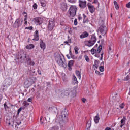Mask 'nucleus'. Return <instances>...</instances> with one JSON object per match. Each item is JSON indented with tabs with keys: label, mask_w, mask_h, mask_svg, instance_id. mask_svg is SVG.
<instances>
[{
	"label": "nucleus",
	"mask_w": 130,
	"mask_h": 130,
	"mask_svg": "<svg viewBox=\"0 0 130 130\" xmlns=\"http://www.w3.org/2000/svg\"><path fill=\"white\" fill-rule=\"evenodd\" d=\"M9 106H11V103H10V102H9V101H6L4 104V107L6 111L9 110Z\"/></svg>",
	"instance_id": "nucleus-14"
},
{
	"label": "nucleus",
	"mask_w": 130,
	"mask_h": 130,
	"mask_svg": "<svg viewBox=\"0 0 130 130\" xmlns=\"http://www.w3.org/2000/svg\"><path fill=\"white\" fill-rule=\"evenodd\" d=\"M84 57L86 60V61H87V62H90V58H89V57L87 55H84Z\"/></svg>",
	"instance_id": "nucleus-36"
},
{
	"label": "nucleus",
	"mask_w": 130,
	"mask_h": 130,
	"mask_svg": "<svg viewBox=\"0 0 130 130\" xmlns=\"http://www.w3.org/2000/svg\"><path fill=\"white\" fill-rule=\"evenodd\" d=\"M109 52H111V47H110L109 48Z\"/></svg>",
	"instance_id": "nucleus-59"
},
{
	"label": "nucleus",
	"mask_w": 130,
	"mask_h": 130,
	"mask_svg": "<svg viewBox=\"0 0 130 130\" xmlns=\"http://www.w3.org/2000/svg\"><path fill=\"white\" fill-rule=\"evenodd\" d=\"M67 41L69 43H71V42H72V40L70 39H68V40Z\"/></svg>",
	"instance_id": "nucleus-57"
},
{
	"label": "nucleus",
	"mask_w": 130,
	"mask_h": 130,
	"mask_svg": "<svg viewBox=\"0 0 130 130\" xmlns=\"http://www.w3.org/2000/svg\"><path fill=\"white\" fill-rule=\"evenodd\" d=\"M26 57L27 56L24 53L22 54V55H20V54H18V59H20V61L21 62H24V61L25 60V59H26Z\"/></svg>",
	"instance_id": "nucleus-13"
},
{
	"label": "nucleus",
	"mask_w": 130,
	"mask_h": 130,
	"mask_svg": "<svg viewBox=\"0 0 130 130\" xmlns=\"http://www.w3.org/2000/svg\"><path fill=\"white\" fill-rule=\"evenodd\" d=\"M34 36V38L32 39V40H35L36 41H38V40H39V34L38 32V30H36L35 31Z\"/></svg>",
	"instance_id": "nucleus-15"
},
{
	"label": "nucleus",
	"mask_w": 130,
	"mask_h": 130,
	"mask_svg": "<svg viewBox=\"0 0 130 130\" xmlns=\"http://www.w3.org/2000/svg\"><path fill=\"white\" fill-rule=\"evenodd\" d=\"M12 83L13 80H12V78H6L3 82L4 85H5L6 87H7V88L8 87H10V86L12 85Z\"/></svg>",
	"instance_id": "nucleus-9"
},
{
	"label": "nucleus",
	"mask_w": 130,
	"mask_h": 130,
	"mask_svg": "<svg viewBox=\"0 0 130 130\" xmlns=\"http://www.w3.org/2000/svg\"><path fill=\"white\" fill-rule=\"evenodd\" d=\"M114 5L115 6V5H117V2L116 1H114Z\"/></svg>",
	"instance_id": "nucleus-60"
},
{
	"label": "nucleus",
	"mask_w": 130,
	"mask_h": 130,
	"mask_svg": "<svg viewBox=\"0 0 130 130\" xmlns=\"http://www.w3.org/2000/svg\"><path fill=\"white\" fill-rule=\"evenodd\" d=\"M31 91H32V92H34V91H35V89H34V88H32Z\"/></svg>",
	"instance_id": "nucleus-64"
},
{
	"label": "nucleus",
	"mask_w": 130,
	"mask_h": 130,
	"mask_svg": "<svg viewBox=\"0 0 130 130\" xmlns=\"http://www.w3.org/2000/svg\"><path fill=\"white\" fill-rule=\"evenodd\" d=\"M96 37L95 36H92L91 39L89 41L86 42V46L91 47V46H93L96 43Z\"/></svg>",
	"instance_id": "nucleus-5"
},
{
	"label": "nucleus",
	"mask_w": 130,
	"mask_h": 130,
	"mask_svg": "<svg viewBox=\"0 0 130 130\" xmlns=\"http://www.w3.org/2000/svg\"><path fill=\"white\" fill-rule=\"evenodd\" d=\"M126 8H128V9H130V2L126 5Z\"/></svg>",
	"instance_id": "nucleus-47"
},
{
	"label": "nucleus",
	"mask_w": 130,
	"mask_h": 130,
	"mask_svg": "<svg viewBox=\"0 0 130 130\" xmlns=\"http://www.w3.org/2000/svg\"><path fill=\"white\" fill-rule=\"evenodd\" d=\"M25 19H27L28 16L27 15V14L24 15Z\"/></svg>",
	"instance_id": "nucleus-63"
},
{
	"label": "nucleus",
	"mask_w": 130,
	"mask_h": 130,
	"mask_svg": "<svg viewBox=\"0 0 130 130\" xmlns=\"http://www.w3.org/2000/svg\"><path fill=\"white\" fill-rule=\"evenodd\" d=\"M115 8L116 9V10H118V9H119V7L118 6V4H116L115 5Z\"/></svg>",
	"instance_id": "nucleus-51"
},
{
	"label": "nucleus",
	"mask_w": 130,
	"mask_h": 130,
	"mask_svg": "<svg viewBox=\"0 0 130 130\" xmlns=\"http://www.w3.org/2000/svg\"><path fill=\"white\" fill-rule=\"evenodd\" d=\"M74 25L75 26H77L78 25V20L77 19H75L74 20Z\"/></svg>",
	"instance_id": "nucleus-42"
},
{
	"label": "nucleus",
	"mask_w": 130,
	"mask_h": 130,
	"mask_svg": "<svg viewBox=\"0 0 130 130\" xmlns=\"http://www.w3.org/2000/svg\"><path fill=\"white\" fill-rule=\"evenodd\" d=\"M68 1L71 3V4H75L77 2V0H68Z\"/></svg>",
	"instance_id": "nucleus-40"
},
{
	"label": "nucleus",
	"mask_w": 130,
	"mask_h": 130,
	"mask_svg": "<svg viewBox=\"0 0 130 130\" xmlns=\"http://www.w3.org/2000/svg\"><path fill=\"white\" fill-rule=\"evenodd\" d=\"M3 99V95L2 94H0V101Z\"/></svg>",
	"instance_id": "nucleus-61"
},
{
	"label": "nucleus",
	"mask_w": 130,
	"mask_h": 130,
	"mask_svg": "<svg viewBox=\"0 0 130 130\" xmlns=\"http://www.w3.org/2000/svg\"><path fill=\"white\" fill-rule=\"evenodd\" d=\"M59 128L58 126H55L53 127H51L49 130H58Z\"/></svg>",
	"instance_id": "nucleus-34"
},
{
	"label": "nucleus",
	"mask_w": 130,
	"mask_h": 130,
	"mask_svg": "<svg viewBox=\"0 0 130 130\" xmlns=\"http://www.w3.org/2000/svg\"><path fill=\"white\" fill-rule=\"evenodd\" d=\"M43 19L41 17H36L32 19V22L37 25L42 24Z\"/></svg>",
	"instance_id": "nucleus-7"
},
{
	"label": "nucleus",
	"mask_w": 130,
	"mask_h": 130,
	"mask_svg": "<svg viewBox=\"0 0 130 130\" xmlns=\"http://www.w3.org/2000/svg\"><path fill=\"white\" fill-rule=\"evenodd\" d=\"M82 16L83 17V20H86L87 19V16H86L85 14H83Z\"/></svg>",
	"instance_id": "nucleus-46"
},
{
	"label": "nucleus",
	"mask_w": 130,
	"mask_h": 130,
	"mask_svg": "<svg viewBox=\"0 0 130 130\" xmlns=\"http://www.w3.org/2000/svg\"><path fill=\"white\" fill-rule=\"evenodd\" d=\"M99 31H100V33L102 34L103 36H104L105 34H106V32L107 31V28L104 25H102L100 26Z\"/></svg>",
	"instance_id": "nucleus-8"
},
{
	"label": "nucleus",
	"mask_w": 130,
	"mask_h": 130,
	"mask_svg": "<svg viewBox=\"0 0 130 130\" xmlns=\"http://www.w3.org/2000/svg\"><path fill=\"white\" fill-rule=\"evenodd\" d=\"M73 82H74L75 84H78V80H77V77H76L75 75H73Z\"/></svg>",
	"instance_id": "nucleus-33"
},
{
	"label": "nucleus",
	"mask_w": 130,
	"mask_h": 130,
	"mask_svg": "<svg viewBox=\"0 0 130 130\" xmlns=\"http://www.w3.org/2000/svg\"><path fill=\"white\" fill-rule=\"evenodd\" d=\"M63 58V55H60V54H59L58 53H55V59L57 63H58L59 66H60V67L67 68V62L66 61L62 60Z\"/></svg>",
	"instance_id": "nucleus-1"
},
{
	"label": "nucleus",
	"mask_w": 130,
	"mask_h": 130,
	"mask_svg": "<svg viewBox=\"0 0 130 130\" xmlns=\"http://www.w3.org/2000/svg\"><path fill=\"white\" fill-rule=\"evenodd\" d=\"M26 63L27 64H28V66H34V64H35V62L31 60V59H30V58L29 57L26 58Z\"/></svg>",
	"instance_id": "nucleus-17"
},
{
	"label": "nucleus",
	"mask_w": 130,
	"mask_h": 130,
	"mask_svg": "<svg viewBox=\"0 0 130 130\" xmlns=\"http://www.w3.org/2000/svg\"><path fill=\"white\" fill-rule=\"evenodd\" d=\"M61 9L62 11H67V10H68V5H67V3H62L61 4Z\"/></svg>",
	"instance_id": "nucleus-19"
},
{
	"label": "nucleus",
	"mask_w": 130,
	"mask_h": 130,
	"mask_svg": "<svg viewBox=\"0 0 130 130\" xmlns=\"http://www.w3.org/2000/svg\"><path fill=\"white\" fill-rule=\"evenodd\" d=\"M40 47L42 48V49H45L46 46L45 45V43L43 42V41L41 40L40 42Z\"/></svg>",
	"instance_id": "nucleus-23"
},
{
	"label": "nucleus",
	"mask_w": 130,
	"mask_h": 130,
	"mask_svg": "<svg viewBox=\"0 0 130 130\" xmlns=\"http://www.w3.org/2000/svg\"><path fill=\"white\" fill-rule=\"evenodd\" d=\"M67 57L68 58V59H71V56L69 55H67Z\"/></svg>",
	"instance_id": "nucleus-55"
},
{
	"label": "nucleus",
	"mask_w": 130,
	"mask_h": 130,
	"mask_svg": "<svg viewBox=\"0 0 130 130\" xmlns=\"http://www.w3.org/2000/svg\"><path fill=\"white\" fill-rule=\"evenodd\" d=\"M124 106H125V105L123 103H122L119 105V107L120 108H121V109H123V108H124Z\"/></svg>",
	"instance_id": "nucleus-37"
},
{
	"label": "nucleus",
	"mask_w": 130,
	"mask_h": 130,
	"mask_svg": "<svg viewBox=\"0 0 130 130\" xmlns=\"http://www.w3.org/2000/svg\"><path fill=\"white\" fill-rule=\"evenodd\" d=\"M103 54H104L103 52L101 53L100 60H102V59H103Z\"/></svg>",
	"instance_id": "nucleus-45"
},
{
	"label": "nucleus",
	"mask_w": 130,
	"mask_h": 130,
	"mask_svg": "<svg viewBox=\"0 0 130 130\" xmlns=\"http://www.w3.org/2000/svg\"><path fill=\"white\" fill-rule=\"evenodd\" d=\"M74 50L75 54H78L79 53V48L77 46L75 47Z\"/></svg>",
	"instance_id": "nucleus-35"
},
{
	"label": "nucleus",
	"mask_w": 130,
	"mask_h": 130,
	"mask_svg": "<svg viewBox=\"0 0 130 130\" xmlns=\"http://www.w3.org/2000/svg\"><path fill=\"white\" fill-rule=\"evenodd\" d=\"M27 79H28V81L31 85H33V84H35V83H36V77H32Z\"/></svg>",
	"instance_id": "nucleus-16"
},
{
	"label": "nucleus",
	"mask_w": 130,
	"mask_h": 130,
	"mask_svg": "<svg viewBox=\"0 0 130 130\" xmlns=\"http://www.w3.org/2000/svg\"><path fill=\"white\" fill-rule=\"evenodd\" d=\"M27 14V13L26 12H23L22 13V15H26Z\"/></svg>",
	"instance_id": "nucleus-62"
},
{
	"label": "nucleus",
	"mask_w": 130,
	"mask_h": 130,
	"mask_svg": "<svg viewBox=\"0 0 130 130\" xmlns=\"http://www.w3.org/2000/svg\"><path fill=\"white\" fill-rule=\"evenodd\" d=\"M69 54L71 57L72 56H73V54L72 53V49H71V48L69 49Z\"/></svg>",
	"instance_id": "nucleus-44"
},
{
	"label": "nucleus",
	"mask_w": 130,
	"mask_h": 130,
	"mask_svg": "<svg viewBox=\"0 0 130 130\" xmlns=\"http://www.w3.org/2000/svg\"><path fill=\"white\" fill-rule=\"evenodd\" d=\"M105 130H111V128L107 127L106 128Z\"/></svg>",
	"instance_id": "nucleus-58"
},
{
	"label": "nucleus",
	"mask_w": 130,
	"mask_h": 130,
	"mask_svg": "<svg viewBox=\"0 0 130 130\" xmlns=\"http://www.w3.org/2000/svg\"><path fill=\"white\" fill-rule=\"evenodd\" d=\"M95 74H96L97 75H101L100 74V72L99 71H98V70L95 71Z\"/></svg>",
	"instance_id": "nucleus-53"
},
{
	"label": "nucleus",
	"mask_w": 130,
	"mask_h": 130,
	"mask_svg": "<svg viewBox=\"0 0 130 130\" xmlns=\"http://www.w3.org/2000/svg\"><path fill=\"white\" fill-rule=\"evenodd\" d=\"M41 6L43 7V8H45L46 7V2L45 1H42L40 2Z\"/></svg>",
	"instance_id": "nucleus-26"
},
{
	"label": "nucleus",
	"mask_w": 130,
	"mask_h": 130,
	"mask_svg": "<svg viewBox=\"0 0 130 130\" xmlns=\"http://www.w3.org/2000/svg\"><path fill=\"white\" fill-rule=\"evenodd\" d=\"M30 86H32L31 83H30V81L28 80V79H27L25 82L24 84V87L25 88H29Z\"/></svg>",
	"instance_id": "nucleus-18"
},
{
	"label": "nucleus",
	"mask_w": 130,
	"mask_h": 130,
	"mask_svg": "<svg viewBox=\"0 0 130 130\" xmlns=\"http://www.w3.org/2000/svg\"><path fill=\"white\" fill-rule=\"evenodd\" d=\"M98 46V44L95 45V47L91 50V53L92 54H95V57H99L100 56V52L102 50V46L100 45Z\"/></svg>",
	"instance_id": "nucleus-3"
},
{
	"label": "nucleus",
	"mask_w": 130,
	"mask_h": 130,
	"mask_svg": "<svg viewBox=\"0 0 130 130\" xmlns=\"http://www.w3.org/2000/svg\"><path fill=\"white\" fill-rule=\"evenodd\" d=\"M23 104H24V106H28V105H29V104L26 101H24L23 102Z\"/></svg>",
	"instance_id": "nucleus-41"
},
{
	"label": "nucleus",
	"mask_w": 130,
	"mask_h": 130,
	"mask_svg": "<svg viewBox=\"0 0 130 130\" xmlns=\"http://www.w3.org/2000/svg\"><path fill=\"white\" fill-rule=\"evenodd\" d=\"M73 66H74V61L73 60L69 61L68 63V67H72Z\"/></svg>",
	"instance_id": "nucleus-31"
},
{
	"label": "nucleus",
	"mask_w": 130,
	"mask_h": 130,
	"mask_svg": "<svg viewBox=\"0 0 130 130\" xmlns=\"http://www.w3.org/2000/svg\"><path fill=\"white\" fill-rule=\"evenodd\" d=\"M126 120V118L125 117H123L122 119L121 120V124H125V120Z\"/></svg>",
	"instance_id": "nucleus-32"
},
{
	"label": "nucleus",
	"mask_w": 130,
	"mask_h": 130,
	"mask_svg": "<svg viewBox=\"0 0 130 130\" xmlns=\"http://www.w3.org/2000/svg\"><path fill=\"white\" fill-rule=\"evenodd\" d=\"M7 87H6V85L4 83L3 84V85L1 87V91H6L7 90Z\"/></svg>",
	"instance_id": "nucleus-28"
},
{
	"label": "nucleus",
	"mask_w": 130,
	"mask_h": 130,
	"mask_svg": "<svg viewBox=\"0 0 130 130\" xmlns=\"http://www.w3.org/2000/svg\"><path fill=\"white\" fill-rule=\"evenodd\" d=\"M34 47H35L34 45L30 44H29L28 45L26 46V49L31 50V49H33V48H34Z\"/></svg>",
	"instance_id": "nucleus-25"
},
{
	"label": "nucleus",
	"mask_w": 130,
	"mask_h": 130,
	"mask_svg": "<svg viewBox=\"0 0 130 130\" xmlns=\"http://www.w3.org/2000/svg\"><path fill=\"white\" fill-rule=\"evenodd\" d=\"M88 9L89 10V12L93 14L95 12V8H94V6L93 5H89V4L88 5Z\"/></svg>",
	"instance_id": "nucleus-20"
},
{
	"label": "nucleus",
	"mask_w": 130,
	"mask_h": 130,
	"mask_svg": "<svg viewBox=\"0 0 130 130\" xmlns=\"http://www.w3.org/2000/svg\"><path fill=\"white\" fill-rule=\"evenodd\" d=\"M77 6H71L70 7L68 11V14L70 18H73V17H75V16H76V14H77Z\"/></svg>",
	"instance_id": "nucleus-4"
},
{
	"label": "nucleus",
	"mask_w": 130,
	"mask_h": 130,
	"mask_svg": "<svg viewBox=\"0 0 130 130\" xmlns=\"http://www.w3.org/2000/svg\"><path fill=\"white\" fill-rule=\"evenodd\" d=\"M88 36H89V34L85 31L80 36V37L81 39H83V38H86V37H88Z\"/></svg>",
	"instance_id": "nucleus-21"
},
{
	"label": "nucleus",
	"mask_w": 130,
	"mask_h": 130,
	"mask_svg": "<svg viewBox=\"0 0 130 130\" xmlns=\"http://www.w3.org/2000/svg\"><path fill=\"white\" fill-rule=\"evenodd\" d=\"M54 26H55L54 21L52 20H50L48 26V30H49V31H52L54 28Z\"/></svg>",
	"instance_id": "nucleus-11"
},
{
	"label": "nucleus",
	"mask_w": 130,
	"mask_h": 130,
	"mask_svg": "<svg viewBox=\"0 0 130 130\" xmlns=\"http://www.w3.org/2000/svg\"><path fill=\"white\" fill-rule=\"evenodd\" d=\"M68 111H64L62 112L61 116L58 117V115H57L56 121L60 122H64L68 121Z\"/></svg>",
	"instance_id": "nucleus-2"
},
{
	"label": "nucleus",
	"mask_w": 130,
	"mask_h": 130,
	"mask_svg": "<svg viewBox=\"0 0 130 130\" xmlns=\"http://www.w3.org/2000/svg\"><path fill=\"white\" fill-rule=\"evenodd\" d=\"M22 24H23V19L19 18L17 19L14 24V28H19L22 26Z\"/></svg>",
	"instance_id": "nucleus-6"
},
{
	"label": "nucleus",
	"mask_w": 130,
	"mask_h": 130,
	"mask_svg": "<svg viewBox=\"0 0 130 130\" xmlns=\"http://www.w3.org/2000/svg\"><path fill=\"white\" fill-rule=\"evenodd\" d=\"M99 62V61L95 60L94 61V64L93 66V69H94V70H97V69H98V63Z\"/></svg>",
	"instance_id": "nucleus-22"
},
{
	"label": "nucleus",
	"mask_w": 130,
	"mask_h": 130,
	"mask_svg": "<svg viewBox=\"0 0 130 130\" xmlns=\"http://www.w3.org/2000/svg\"><path fill=\"white\" fill-rule=\"evenodd\" d=\"M76 76H77L78 79H79V80H81V72H80V71H76Z\"/></svg>",
	"instance_id": "nucleus-30"
},
{
	"label": "nucleus",
	"mask_w": 130,
	"mask_h": 130,
	"mask_svg": "<svg viewBox=\"0 0 130 130\" xmlns=\"http://www.w3.org/2000/svg\"><path fill=\"white\" fill-rule=\"evenodd\" d=\"M94 122L95 123H99V120H100V117H99V115L98 114L96 116L94 117Z\"/></svg>",
	"instance_id": "nucleus-24"
},
{
	"label": "nucleus",
	"mask_w": 130,
	"mask_h": 130,
	"mask_svg": "<svg viewBox=\"0 0 130 130\" xmlns=\"http://www.w3.org/2000/svg\"><path fill=\"white\" fill-rule=\"evenodd\" d=\"M38 73L39 75H41V71L39 70H38Z\"/></svg>",
	"instance_id": "nucleus-54"
},
{
	"label": "nucleus",
	"mask_w": 130,
	"mask_h": 130,
	"mask_svg": "<svg viewBox=\"0 0 130 130\" xmlns=\"http://www.w3.org/2000/svg\"><path fill=\"white\" fill-rule=\"evenodd\" d=\"M19 125H20V123L14 122L12 126H14L15 128H19Z\"/></svg>",
	"instance_id": "nucleus-29"
},
{
	"label": "nucleus",
	"mask_w": 130,
	"mask_h": 130,
	"mask_svg": "<svg viewBox=\"0 0 130 130\" xmlns=\"http://www.w3.org/2000/svg\"><path fill=\"white\" fill-rule=\"evenodd\" d=\"M28 102H32V98H29L27 100Z\"/></svg>",
	"instance_id": "nucleus-49"
},
{
	"label": "nucleus",
	"mask_w": 130,
	"mask_h": 130,
	"mask_svg": "<svg viewBox=\"0 0 130 130\" xmlns=\"http://www.w3.org/2000/svg\"><path fill=\"white\" fill-rule=\"evenodd\" d=\"M94 1L93 2V4L95 3V4H97L98 3V0H94Z\"/></svg>",
	"instance_id": "nucleus-56"
},
{
	"label": "nucleus",
	"mask_w": 130,
	"mask_h": 130,
	"mask_svg": "<svg viewBox=\"0 0 130 130\" xmlns=\"http://www.w3.org/2000/svg\"><path fill=\"white\" fill-rule=\"evenodd\" d=\"M91 121H89L88 122H87V124H86V128L87 130L90 129V127H91Z\"/></svg>",
	"instance_id": "nucleus-27"
},
{
	"label": "nucleus",
	"mask_w": 130,
	"mask_h": 130,
	"mask_svg": "<svg viewBox=\"0 0 130 130\" xmlns=\"http://www.w3.org/2000/svg\"><path fill=\"white\" fill-rule=\"evenodd\" d=\"M21 111H22V108H20L18 110V114H19V113H20Z\"/></svg>",
	"instance_id": "nucleus-50"
},
{
	"label": "nucleus",
	"mask_w": 130,
	"mask_h": 130,
	"mask_svg": "<svg viewBox=\"0 0 130 130\" xmlns=\"http://www.w3.org/2000/svg\"><path fill=\"white\" fill-rule=\"evenodd\" d=\"M74 93H76V89L72 90L69 88H67L64 91V94L65 96H68L70 94H74Z\"/></svg>",
	"instance_id": "nucleus-12"
},
{
	"label": "nucleus",
	"mask_w": 130,
	"mask_h": 130,
	"mask_svg": "<svg viewBox=\"0 0 130 130\" xmlns=\"http://www.w3.org/2000/svg\"><path fill=\"white\" fill-rule=\"evenodd\" d=\"M86 99H85V98H82V102H83V103H85V102H86Z\"/></svg>",
	"instance_id": "nucleus-52"
},
{
	"label": "nucleus",
	"mask_w": 130,
	"mask_h": 130,
	"mask_svg": "<svg viewBox=\"0 0 130 130\" xmlns=\"http://www.w3.org/2000/svg\"><path fill=\"white\" fill-rule=\"evenodd\" d=\"M99 70L100 72H104V67L103 66L100 67Z\"/></svg>",
	"instance_id": "nucleus-38"
},
{
	"label": "nucleus",
	"mask_w": 130,
	"mask_h": 130,
	"mask_svg": "<svg viewBox=\"0 0 130 130\" xmlns=\"http://www.w3.org/2000/svg\"><path fill=\"white\" fill-rule=\"evenodd\" d=\"M24 24L25 25H27V24H28V21H27V19L26 18H24Z\"/></svg>",
	"instance_id": "nucleus-48"
},
{
	"label": "nucleus",
	"mask_w": 130,
	"mask_h": 130,
	"mask_svg": "<svg viewBox=\"0 0 130 130\" xmlns=\"http://www.w3.org/2000/svg\"><path fill=\"white\" fill-rule=\"evenodd\" d=\"M79 6L81 9H85L87 7V1L85 0H79Z\"/></svg>",
	"instance_id": "nucleus-10"
},
{
	"label": "nucleus",
	"mask_w": 130,
	"mask_h": 130,
	"mask_svg": "<svg viewBox=\"0 0 130 130\" xmlns=\"http://www.w3.org/2000/svg\"><path fill=\"white\" fill-rule=\"evenodd\" d=\"M25 29L26 30H32L33 29V27H32V26L26 27H25Z\"/></svg>",
	"instance_id": "nucleus-43"
},
{
	"label": "nucleus",
	"mask_w": 130,
	"mask_h": 130,
	"mask_svg": "<svg viewBox=\"0 0 130 130\" xmlns=\"http://www.w3.org/2000/svg\"><path fill=\"white\" fill-rule=\"evenodd\" d=\"M32 7L35 10H37V7H38L37 4L34 3Z\"/></svg>",
	"instance_id": "nucleus-39"
}]
</instances>
